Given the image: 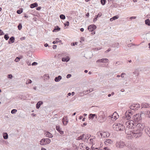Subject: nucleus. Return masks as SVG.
Wrapping results in <instances>:
<instances>
[{
  "mask_svg": "<svg viewBox=\"0 0 150 150\" xmlns=\"http://www.w3.org/2000/svg\"><path fill=\"white\" fill-rule=\"evenodd\" d=\"M135 45V44H133L132 43H131L128 44V46L129 47H131L132 46Z\"/></svg>",
  "mask_w": 150,
  "mask_h": 150,
  "instance_id": "52",
  "label": "nucleus"
},
{
  "mask_svg": "<svg viewBox=\"0 0 150 150\" xmlns=\"http://www.w3.org/2000/svg\"><path fill=\"white\" fill-rule=\"evenodd\" d=\"M113 141L110 139H106L105 143L106 144L108 145V144H111L112 143Z\"/></svg>",
  "mask_w": 150,
  "mask_h": 150,
  "instance_id": "21",
  "label": "nucleus"
},
{
  "mask_svg": "<svg viewBox=\"0 0 150 150\" xmlns=\"http://www.w3.org/2000/svg\"><path fill=\"white\" fill-rule=\"evenodd\" d=\"M95 117L96 119L97 118V115L95 114L91 113L88 116V118L89 120H93Z\"/></svg>",
  "mask_w": 150,
  "mask_h": 150,
  "instance_id": "14",
  "label": "nucleus"
},
{
  "mask_svg": "<svg viewBox=\"0 0 150 150\" xmlns=\"http://www.w3.org/2000/svg\"><path fill=\"white\" fill-rule=\"evenodd\" d=\"M141 115L142 114L139 113L136 114L134 115L132 118V120L134 122H139L142 119L141 117Z\"/></svg>",
  "mask_w": 150,
  "mask_h": 150,
  "instance_id": "6",
  "label": "nucleus"
},
{
  "mask_svg": "<svg viewBox=\"0 0 150 150\" xmlns=\"http://www.w3.org/2000/svg\"><path fill=\"white\" fill-rule=\"evenodd\" d=\"M57 46L56 45H53L52 48L53 49H55L57 48Z\"/></svg>",
  "mask_w": 150,
  "mask_h": 150,
  "instance_id": "63",
  "label": "nucleus"
},
{
  "mask_svg": "<svg viewBox=\"0 0 150 150\" xmlns=\"http://www.w3.org/2000/svg\"><path fill=\"white\" fill-rule=\"evenodd\" d=\"M51 140L49 138H43L40 141V144L41 145H44L50 143Z\"/></svg>",
  "mask_w": 150,
  "mask_h": 150,
  "instance_id": "7",
  "label": "nucleus"
},
{
  "mask_svg": "<svg viewBox=\"0 0 150 150\" xmlns=\"http://www.w3.org/2000/svg\"><path fill=\"white\" fill-rule=\"evenodd\" d=\"M88 90H87L86 91H83L82 92H80L79 93L78 95L80 96H83L84 95H86L88 93Z\"/></svg>",
  "mask_w": 150,
  "mask_h": 150,
  "instance_id": "19",
  "label": "nucleus"
},
{
  "mask_svg": "<svg viewBox=\"0 0 150 150\" xmlns=\"http://www.w3.org/2000/svg\"><path fill=\"white\" fill-rule=\"evenodd\" d=\"M9 37L8 35V34L7 33H6L5 35L4 36V38L6 40H7L9 38Z\"/></svg>",
  "mask_w": 150,
  "mask_h": 150,
  "instance_id": "38",
  "label": "nucleus"
},
{
  "mask_svg": "<svg viewBox=\"0 0 150 150\" xmlns=\"http://www.w3.org/2000/svg\"><path fill=\"white\" fill-rule=\"evenodd\" d=\"M62 121L64 125H66L68 122V117L67 116H64L62 119Z\"/></svg>",
  "mask_w": 150,
  "mask_h": 150,
  "instance_id": "12",
  "label": "nucleus"
},
{
  "mask_svg": "<svg viewBox=\"0 0 150 150\" xmlns=\"http://www.w3.org/2000/svg\"><path fill=\"white\" fill-rule=\"evenodd\" d=\"M3 136L4 139H6L8 138V135L7 133L6 132H4L3 134Z\"/></svg>",
  "mask_w": 150,
  "mask_h": 150,
  "instance_id": "30",
  "label": "nucleus"
},
{
  "mask_svg": "<svg viewBox=\"0 0 150 150\" xmlns=\"http://www.w3.org/2000/svg\"><path fill=\"white\" fill-rule=\"evenodd\" d=\"M71 76V74H69L67 75V76H66V77L67 79H69V78H70Z\"/></svg>",
  "mask_w": 150,
  "mask_h": 150,
  "instance_id": "55",
  "label": "nucleus"
},
{
  "mask_svg": "<svg viewBox=\"0 0 150 150\" xmlns=\"http://www.w3.org/2000/svg\"><path fill=\"white\" fill-rule=\"evenodd\" d=\"M112 116H114V117H116L117 118H118L119 116L118 115V114L116 112H115L112 115Z\"/></svg>",
  "mask_w": 150,
  "mask_h": 150,
  "instance_id": "36",
  "label": "nucleus"
},
{
  "mask_svg": "<svg viewBox=\"0 0 150 150\" xmlns=\"http://www.w3.org/2000/svg\"><path fill=\"white\" fill-rule=\"evenodd\" d=\"M142 108H147L150 107V105L146 103H142L141 105Z\"/></svg>",
  "mask_w": 150,
  "mask_h": 150,
  "instance_id": "15",
  "label": "nucleus"
},
{
  "mask_svg": "<svg viewBox=\"0 0 150 150\" xmlns=\"http://www.w3.org/2000/svg\"><path fill=\"white\" fill-rule=\"evenodd\" d=\"M145 23L149 26H150V20L149 19H147L145 20Z\"/></svg>",
  "mask_w": 150,
  "mask_h": 150,
  "instance_id": "32",
  "label": "nucleus"
},
{
  "mask_svg": "<svg viewBox=\"0 0 150 150\" xmlns=\"http://www.w3.org/2000/svg\"><path fill=\"white\" fill-rule=\"evenodd\" d=\"M79 146H80V149H83V150H85L84 148V145L83 143L80 144H79Z\"/></svg>",
  "mask_w": 150,
  "mask_h": 150,
  "instance_id": "42",
  "label": "nucleus"
},
{
  "mask_svg": "<svg viewBox=\"0 0 150 150\" xmlns=\"http://www.w3.org/2000/svg\"><path fill=\"white\" fill-rule=\"evenodd\" d=\"M25 39V37H21L20 38V39L21 40H24Z\"/></svg>",
  "mask_w": 150,
  "mask_h": 150,
  "instance_id": "61",
  "label": "nucleus"
},
{
  "mask_svg": "<svg viewBox=\"0 0 150 150\" xmlns=\"http://www.w3.org/2000/svg\"><path fill=\"white\" fill-rule=\"evenodd\" d=\"M145 127V132L147 134H148L150 132V128L149 127Z\"/></svg>",
  "mask_w": 150,
  "mask_h": 150,
  "instance_id": "27",
  "label": "nucleus"
},
{
  "mask_svg": "<svg viewBox=\"0 0 150 150\" xmlns=\"http://www.w3.org/2000/svg\"><path fill=\"white\" fill-rule=\"evenodd\" d=\"M45 134L46 137L49 138H52L53 137L52 134L48 131L46 132L45 133Z\"/></svg>",
  "mask_w": 150,
  "mask_h": 150,
  "instance_id": "16",
  "label": "nucleus"
},
{
  "mask_svg": "<svg viewBox=\"0 0 150 150\" xmlns=\"http://www.w3.org/2000/svg\"><path fill=\"white\" fill-rule=\"evenodd\" d=\"M56 130L61 135H63L64 134V132L62 130V129L60 128L59 126L57 125L56 127Z\"/></svg>",
  "mask_w": 150,
  "mask_h": 150,
  "instance_id": "13",
  "label": "nucleus"
},
{
  "mask_svg": "<svg viewBox=\"0 0 150 150\" xmlns=\"http://www.w3.org/2000/svg\"><path fill=\"white\" fill-rule=\"evenodd\" d=\"M43 103V102L42 101H40L38 102L36 105V108L37 109H39L40 106L42 105Z\"/></svg>",
  "mask_w": 150,
  "mask_h": 150,
  "instance_id": "18",
  "label": "nucleus"
},
{
  "mask_svg": "<svg viewBox=\"0 0 150 150\" xmlns=\"http://www.w3.org/2000/svg\"><path fill=\"white\" fill-rule=\"evenodd\" d=\"M23 57L22 55H21L19 57H17L15 59V61L16 62H18L20 61V59H22Z\"/></svg>",
  "mask_w": 150,
  "mask_h": 150,
  "instance_id": "26",
  "label": "nucleus"
},
{
  "mask_svg": "<svg viewBox=\"0 0 150 150\" xmlns=\"http://www.w3.org/2000/svg\"><path fill=\"white\" fill-rule=\"evenodd\" d=\"M111 50V49L110 48H108V50H106V51H105V53H107L108 52H109V51H110Z\"/></svg>",
  "mask_w": 150,
  "mask_h": 150,
  "instance_id": "59",
  "label": "nucleus"
},
{
  "mask_svg": "<svg viewBox=\"0 0 150 150\" xmlns=\"http://www.w3.org/2000/svg\"><path fill=\"white\" fill-rule=\"evenodd\" d=\"M60 18L61 19L64 20L65 18V16L64 15L62 14H61L59 16Z\"/></svg>",
  "mask_w": 150,
  "mask_h": 150,
  "instance_id": "40",
  "label": "nucleus"
},
{
  "mask_svg": "<svg viewBox=\"0 0 150 150\" xmlns=\"http://www.w3.org/2000/svg\"><path fill=\"white\" fill-rule=\"evenodd\" d=\"M137 123L134 122L132 120L127 121L125 123L126 128L125 129V132L126 134L128 135L129 132L133 130L137 125Z\"/></svg>",
  "mask_w": 150,
  "mask_h": 150,
  "instance_id": "2",
  "label": "nucleus"
},
{
  "mask_svg": "<svg viewBox=\"0 0 150 150\" xmlns=\"http://www.w3.org/2000/svg\"><path fill=\"white\" fill-rule=\"evenodd\" d=\"M108 59L107 58L99 59L96 61L97 63H106L108 62Z\"/></svg>",
  "mask_w": 150,
  "mask_h": 150,
  "instance_id": "11",
  "label": "nucleus"
},
{
  "mask_svg": "<svg viewBox=\"0 0 150 150\" xmlns=\"http://www.w3.org/2000/svg\"><path fill=\"white\" fill-rule=\"evenodd\" d=\"M62 77L61 76L59 75L57 77H56L54 78V81L56 82L59 81L62 79Z\"/></svg>",
  "mask_w": 150,
  "mask_h": 150,
  "instance_id": "22",
  "label": "nucleus"
},
{
  "mask_svg": "<svg viewBox=\"0 0 150 150\" xmlns=\"http://www.w3.org/2000/svg\"><path fill=\"white\" fill-rule=\"evenodd\" d=\"M125 74H126L125 73H122L121 74L120 76L122 78H123L124 77L123 75H125Z\"/></svg>",
  "mask_w": 150,
  "mask_h": 150,
  "instance_id": "57",
  "label": "nucleus"
},
{
  "mask_svg": "<svg viewBox=\"0 0 150 150\" xmlns=\"http://www.w3.org/2000/svg\"><path fill=\"white\" fill-rule=\"evenodd\" d=\"M4 34L3 31L1 30L0 29V36Z\"/></svg>",
  "mask_w": 150,
  "mask_h": 150,
  "instance_id": "51",
  "label": "nucleus"
},
{
  "mask_svg": "<svg viewBox=\"0 0 150 150\" xmlns=\"http://www.w3.org/2000/svg\"><path fill=\"white\" fill-rule=\"evenodd\" d=\"M102 15V13H100V12H99L98 13V14L97 15H96V16L97 17V18H98V17H100V16H101Z\"/></svg>",
  "mask_w": 150,
  "mask_h": 150,
  "instance_id": "47",
  "label": "nucleus"
},
{
  "mask_svg": "<svg viewBox=\"0 0 150 150\" xmlns=\"http://www.w3.org/2000/svg\"><path fill=\"white\" fill-rule=\"evenodd\" d=\"M97 18H97L95 16V17L93 19V22H96L97 20Z\"/></svg>",
  "mask_w": 150,
  "mask_h": 150,
  "instance_id": "56",
  "label": "nucleus"
},
{
  "mask_svg": "<svg viewBox=\"0 0 150 150\" xmlns=\"http://www.w3.org/2000/svg\"><path fill=\"white\" fill-rule=\"evenodd\" d=\"M97 28L96 25L94 24L89 25L88 28V29L90 32H93Z\"/></svg>",
  "mask_w": 150,
  "mask_h": 150,
  "instance_id": "10",
  "label": "nucleus"
},
{
  "mask_svg": "<svg viewBox=\"0 0 150 150\" xmlns=\"http://www.w3.org/2000/svg\"><path fill=\"white\" fill-rule=\"evenodd\" d=\"M73 147H75L74 150H78V147L75 144H73Z\"/></svg>",
  "mask_w": 150,
  "mask_h": 150,
  "instance_id": "46",
  "label": "nucleus"
},
{
  "mask_svg": "<svg viewBox=\"0 0 150 150\" xmlns=\"http://www.w3.org/2000/svg\"><path fill=\"white\" fill-rule=\"evenodd\" d=\"M23 12V9L22 8H21L19 10H18L16 11V13L18 14H21Z\"/></svg>",
  "mask_w": 150,
  "mask_h": 150,
  "instance_id": "33",
  "label": "nucleus"
},
{
  "mask_svg": "<svg viewBox=\"0 0 150 150\" xmlns=\"http://www.w3.org/2000/svg\"><path fill=\"white\" fill-rule=\"evenodd\" d=\"M13 77V75L11 74H9L8 75V77L9 79H11Z\"/></svg>",
  "mask_w": 150,
  "mask_h": 150,
  "instance_id": "50",
  "label": "nucleus"
},
{
  "mask_svg": "<svg viewBox=\"0 0 150 150\" xmlns=\"http://www.w3.org/2000/svg\"><path fill=\"white\" fill-rule=\"evenodd\" d=\"M69 25V21H67L66 22V23H64V25L65 26H68Z\"/></svg>",
  "mask_w": 150,
  "mask_h": 150,
  "instance_id": "45",
  "label": "nucleus"
},
{
  "mask_svg": "<svg viewBox=\"0 0 150 150\" xmlns=\"http://www.w3.org/2000/svg\"><path fill=\"white\" fill-rule=\"evenodd\" d=\"M44 78L47 80L48 79L50 78V77L48 74H45L42 77V78Z\"/></svg>",
  "mask_w": 150,
  "mask_h": 150,
  "instance_id": "34",
  "label": "nucleus"
},
{
  "mask_svg": "<svg viewBox=\"0 0 150 150\" xmlns=\"http://www.w3.org/2000/svg\"><path fill=\"white\" fill-rule=\"evenodd\" d=\"M37 7L36 8V10L38 11L40 10L41 8V7L40 6Z\"/></svg>",
  "mask_w": 150,
  "mask_h": 150,
  "instance_id": "60",
  "label": "nucleus"
},
{
  "mask_svg": "<svg viewBox=\"0 0 150 150\" xmlns=\"http://www.w3.org/2000/svg\"><path fill=\"white\" fill-rule=\"evenodd\" d=\"M98 149L97 148H94L93 147V146H91V150H95L96 149Z\"/></svg>",
  "mask_w": 150,
  "mask_h": 150,
  "instance_id": "62",
  "label": "nucleus"
},
{
  "mask_svg": "<svg viewBox=\"0 0 150 150\" xmlns=\"http://www.w3.org/2000/svg\"><path fill=\"white\" fill-rule=\"evenodd\" d=\"M98 121L100 122H103L105 121L106 118L103 112H100L98 114V116L97 117Z\"/></svg>",
  "mask_w": 150,
  "mask_h": 150,
  "instance_id": "4",
  "label": "nucleus"
},
{
  "mask_svg": "<svg viewBox=\"0 0 150 150\" xmlns=\"http://www.w3.org/2000/svg\"><path fill=\"white\" fill-rule=\"evenodd\" d=\"M38 64V63L37 62H34L32 63V65L33 66H36V65H37Z\"/></svg>",
  "mask_w": 150,
  "mask_h": 150,
  "instance_id": "53",
  "label": "nucleus"
},
{
  "mask_svg": "<svg viewBox=\"0 0 150 150\" xmlns=\"http://www.w3.org/2000/svg\"><path fill=\"white\" fill-rule=\"evenodd\" d=\"M67 55V53L65 52H63L62 53L59 54H58V55L60 56H66Z\"/></svg>",
  "mask_w": 150,
  "mask_h": 150,
  "instance_id": "35",
  "label": "nucleus"
},
{
  "mask_svg": "<svg viewBox=\"0 0 150 150\" xmlns=\"http://www.w3.org/2000/svg\"><path fill=\"white\" fill-rule=\"evenodd\" d=\"M80 40H81L80 42H81V41H83L84 40V38L83 37H81V38Z\"/></svg>",
  "mask_w": 150,
  "mask_h": 150,
  "instance_id": "64",
  "label": "nucleus"
},
{
  "mask_svg": "<svg viewBox=\"0 0 150 150\" xmlns=\"http://www.w3.org/2000/svg\"><path fill=\"white\" fill-rule=\"evenodd\" d=\"M22 23H19L18 26V30H21L22 28Z\"/></svg>",
  "mask_w": 150,
  "mask_h": 150,
  "instance_id": "37",
  "label": "nucleus"
},
{
  "mask_svg": "<svg viewBox=\"0 0 150 150\" xmlns=\"http://www.w3.org/2000/svg\"><path fill=\"white\" fill-rule=\"evenodd\" d=\"M26 63L28 65L30 66L31 65V62H30L29 60H27L26 61Z\"/></svg>",
  "mask_w": 150,
  "mask_h": 150,
  "instance_id": "48",
  "label": "nucleus"
},
{
  "mask_svg": "<svg viewBox=\"0 0 150 150\" xmlns=\"http://www.w3.org/2000/svg\"><path fill=\"white\" fill-rule=\"evenodd\" d=\"M17 112V110L16 109H13L11 111V113L12 114H15Z\"/></svg>",
  "mask_w": 150,
  "mask_h": 150,
  "instance_id": "41",
  "label": "nucleus"
},
{
  "mask_svg": "<svg viewBox=\"0 0 150 150\" xmlns=\"http://www.w3.org/2000/svg\"><path fill=\"white\" fill-rule=\"evenodd\" d=\"M90 137H91V136H90L89 137V135L87 134L86 135V137H85L84 141H86V140L87 139V138H88V139H87V140H88L89 139V138Z\"/></svg>",
  "mask_w": 150,
  "mask_h": 150,
  "instance_id": "44",
  "label": "nucleus"
},
{
  "mask_svg": "<svg viewBox=\"0 0 150 150\" xmlns=\"http://www.w3.org/2000/svg\"><path fill=\"white\" fill-rule=\"evenodd\" d=\"M112 128L116 131H122L125 129V127L124 125L120 123H115L113 125Z\"/></svg>",
  "mask_w": 150,
  "mask_h": 150,
  "instance_id": "3",
  "label": "nucleus"
},
{
  "mask_svg": "<svg viewBox=\"0 0 150 150\" xmlns=\"http://www.w3.org/2000/svg\"><path fill=\"white\" fill-rule=\"evenodd\" d=\"M125 146L127 147L129 149H130L131 148V146L130 142H128L127 143H125Z\"/></svg>",
  "mask_w": 150,
  "mask_h": 150,
  "instance_id": "29",
  "label": "nucleus"
},
{
  "mask_svg": "<svg viewBox=\"0 0 150 150\" xmlns=\"http://www.w3.org/2000/svg\"><path fill=\"white\" fill-rule=\"evenodd\" d=\"M70 58L68 56H67L66 57H63L62 58V60L63 62H68L70 60Z\"/></svg>",
  "mask_w": 150,
  "mask_h": 150,
  "instance_id": "20",
  "label": "nucleus"
},
{
  "mask_svg": "<svg viewBox=\"0 0 150 150\" xmlns=\"http://www.w3.org/2000/svg\"><path fill=\"white\" fill-rule=\"evenodd\" d=\"M38 6V4L37 2L31 4L30 5V7L31 8H33L35 7H37Z\"/></svg>",
  "mask_w": 150,
  "mask_h": 150,
  "instance_id": "23",
  "label": "nucleus"
},
{
  "mask_svg": "<svg viewBox=\"0 0 150 150\" xmlns=\"http://www.w3.org/2000/svg\"><path fill=\"white\" fill-rule=\"evenodd\" d=\"M119 18V16L117 15H116L112 17L110 19V21H112L114 20H115Z\"/></svg>",
  "mask_w": 150,
  "mask_h": 150,
  "instance_id": "28",
  "label": "nucleus"
},
{
  "mask_svg": "<svg viewBox=\"0 0 150 150\" xmlns=\"http://www.w3.org/2000/svg\"><path fill=\"white\" fill-rule=\"evenodd\" d=\"M145 125L143 123L137 124L134 129L129 132L128 135H130L133 138H138L141 136L142 134V131Z\"/></svg>",
  "mask_w": 150,
  "mask_h": 150,
  "instance_id": "1",
  "label": "nucleus"
},
{
  "mask_svg": "<svg viewBox=\"0 0 150 150\" xmlns=\"http://www.w3.org/2000/svg\"><path fill=\"white\" fill-rule=\"evenodd\" d=\"M132 112L131 110H129L128 111H127L125 113L124 116H123V118L125 119L128 120L131 118V116L132 115Z\"/></svg>",
  "mask_w": 150,
  "mask_h": 150,
  "instance_id": "5",
  "label": "nucleus"
},
{
  "mask_svg": "<svg viewBox=\"0 0 150 150\" xmlns=\"http://www.w3.org/2000/svg\"><path fill=\"white\" fill-rule=\"evenodd\" d=\"M125 146V142L122 141L117 142L116 143V146L117 148H122Z\"/></svg>",
  "mask_w": 150,
  "mask_h": 150,
  "instance_id": "8",
  "label": "nucleus"
},
{
  "mask_svg": "<svg viewBox=\"0 0 150 150\" xmlns=\"http://www.w3.org/2000/svg\"><path fill=\"white\" fill-rule=\"evenodd\" d=\"M60 30V28L58 26H56L54 27V28L52 30L53 32H56L59 31Z\"/></svg>",
  "mask_w": 150,
  "mask_h": 150,
  "instance_id": "24",
  "label": "nucleus"
},
{
  "mask_svg": "<svg viewBox=\"0 0 150 150\" xmlns=\"http://www.w3.org/2000/svg\"><path fill=\"white\" fill-rule=\"evenodd\" d=\"M85 136V134H83L81 135L80 137H77L76 139V140H83Z\"/></svg>",
  "mask_w": 150,
  "mask_h": 150,
  "instance_id": "25",
  "label": "nucleus"
},
{
  "mask_svg": "<svg viewBox=\"0 0 150 150\" xmlns=\"http://www.w3.org/2000/svg\"><path fill=\"white\" fill-rule=\"evenodd\" d=\"M119 45V44L117 42H116L112 44L111 46L113 47H118Z\"/></svg>",
  "mask_w": 150,
  "mask_h": 150,
  "instance_id": "31",
  "label": "nucleus"
},
{
  "mask_svg": "<svg viewBox=\"0 0 150 150\" xmlns=\"http://www.w3.org/2000/svg\"><path fill=\"white\" fill-rule=\"evenodd\" d=\"M140 106V104L138 103L134 104L130 106V108L132 110H137Z\"/></svg>",
  "mask_w": 150,
  "mask_h": 150,
  "instance_id": "9",
  "label": "nucleus"
},
{
  "mask_svg": "<svg viewBox=\"0 0 150 150\" xmlns=\"http://www.w3.org/2000/svg\"><path fill=\"white\" fill-rule=\"evenodd\" d=\"M117 118L116 117H114V116H112L111 117V119L113 121H115Z\"/></svg>",
  "mask_w": 150,
  "mask_h": 150,
  "instance_id": "49",
  "label": "nucleus"
},
{
  "mask_svg": "<svg viewBox=\"0 0 150 150\" xmlns=\"http://www.w3.org/2000/svg\"><path fill=\"white\" fill-rule=\"evenodd\" d=\"M146 114L148 116H149V117H150V112L149 111H147V112Z\"/></svg>",
  "mask_w": 150,
  "mask_h": 150,
  "instance_id": "54",
  "label": "nucleus"
},
{
  "mask_svg": "<svg viewBox=\"0 0 150 150\" xmlns=\"http://www.w3.org/2000/svg\"><path fill=\"white\" fill-rule=\"evenodd\" d=\"M15 40V38L14 36L11 37L9 39L8 43L10 44L13 43L14 42Z\"/></svg>",
  "mask_w": 150,
  "mask_h": 150,
  "instance_id": "17",
  "label": "nucleus"
},
{
  "mask_svg": "<svg viewBox=\"0 0 150 150\" xmlns=\"http://www.w3.org/2000/svg\"><path fill=\"white\" fill-rule=\"evenodd\" d=\"M136 18V16H132V17H130L129 18L130 19V20L135 19Z\"/></svg>",
  "mask_w": 150,
  "mask_h": 150,
  "instance_id": "58",
  "label": "nucleus"
},
{
  "mask_svg": "<svg viewBox=\"0 0 150 150\" xmlns=\"http://www.w3.org/2000/svg\"><path fill=\"white\" fill-rule=\"evenodd\" d=\"M106 2V0H100V3L103 6L104 5Z\"/></svg>",
  "mask_w": 150,
  "mask_h": 150,
  "instance_id": "39",
  "label": "nucleus"
},
{
  "mask_svg": "<svg viewBox=\"0 0 150 150\" xmlns=\"http://www.w3.org/2000/svg\"><path fill=\"white\" fill-rule=\"evenodd\" d=\"M32 83V81L30 79H28L26 82V84H28Z\"/></svg>",
  "mask_w": 150,
  "mask_h": 150,
  "instance_id": "43",
  "label": "nucleus"
}]
</instances>
